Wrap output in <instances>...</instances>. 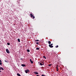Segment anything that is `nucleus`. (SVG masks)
<instances>
[{
  "mask_svg": "<svg viewBox=\"0 0 76 76\" xmlns=\"http://www.w3.org/2000/svg\"><path fill=\"white\" fill-rule=\"evenodd\" d=\"M30 15L31 16V18H32L33 17V19H35V16L33 15L32 13L30 14Z\"/></svg>",
  "mask_w": 76,
  "mask_h": 76,
  "instance_id": "1",
  "label": "nucleus"
},
{
  "mask_svg": "<svg viewBox=\"0 0 76 76\" xmlns=\"http://www.w3.org/2000/svg\"><path fill=\"white\" fill-rule=\"evenodd\" d=\"M6 51L7 53H10V51H9V50H8V49H6Z\"/></svg>",
  "mask_w": 76,
  "mask_h": 76,
  "instance_id": "2",
  "label": "nucleus"
},
{
  "mask_svg": "<svg viewBox=\"0 0 76 76\" xmlns=\"http://www.w3.org/2000/svg\"><path fill=\"white\" fill-rule=\"evenodd\" d=\"M25 72L26 73H28V72H29V70L28 69H27L26 70H25Z\"/></svg>",
  "mask_w": 76,
  "mask_h": 76,
  "instance_id": "3",
  "label": "nucleus"
},
{
  "mask_svg": "<svg viewBox=\"0 0 76 76\" xmlns=\"http://www.w3.org/2000/svg\"><path fill=\"white\" fill-rule=\"evenodd\" d=\"M49 46L50 48H53V46L51 45V44H49Z\"/></svg>",
  "mask_w": 76,
  "mask_h": 76,
  "instance_id": "4",
  "label": "nucleus"
},
{
  "mask_svg": "<svg viewBox=\"0 0 76 76\" xmlns=\"http://www.w3.org/2000/svg\"><path fill=\"white\" fill-rule=\"evenodd\" d=\"M4 70V69L2 67H0V70Z\"/></svg>",
  "mask_w": 76,
  "mask_h": 76,
  "instance_id": "5",
  "label": "nucleus"
},
{
  "mask_svg": "<svg viewBox=\"0 0 76 76\" xmlns=\"http://www.w3.org/2000/svg\"><path fill=\"white\" fill-rule=\"evenodd\" d=\"M2 61H1V60L0 59V65H1L2 64V63L1 62Z\"/></svg>",
  "mask_w": 76,
  "mask_h": 76,
  "instance_id": "6",
  "label": "nucleus"
},
{
  "mask_svg": "<svg viewBox=\"0 0 76 76\" xmlns=\"http://www.w3.org/2000/svg\"><path fill=\"white\" fill-rule=\"evenodd\" d=\"M21 66L23 67H25V65L24 64H22Z\"/></svg>",
  "mask_w": 76,
  "mask_h": 76,
  "instance_id": "7",
  "label": "nucleus"
},
{
  "mask_svg": "<svg viewBox=\"0 0 76 76\" xmlns=\"http://www.w3.org/2000/svg\"><path fill=\"white\" fill-rule=\"evenodd\" d=\"M34 73L35 74H36V75H38V73L37 72H34Z\"/></svg>",
  "mask_w": 76,
  "mask_h": 76,
  "instance_id": "8",
  "label": "nucleus"
},
{
  "mask_svg": "<svg viewBox=\"0 0 76 76\" xmlns=\"http://www.w3.org/2000/svg\"><path fill=\"white\" fill-rule=\"evenodd\" d=\"M48 44H51V42H50V41H49L48 42Z\"/></svg>",
  "mask_w": 76,
  "mask_h": 76,
  "instance_id": "9",
  "label": "nucleus"
},
{
  "mask_svg": "<svg viewBox=\"0 0 76 76\" xmlns=\"http://www.w3.org/2000/svg\"><path fill=\"white\" fill-rule=\"evenodd\" d=\"M17 75H18V76H21L20 75V74H19V73H17Z\"/></svg>",
  "mask_w": 76,
  "mask_h": 76,
  "instance_id": "10",
  "label": "nucleus"
},
{
  "mask_svg": "<svg viewBox=\"0 0 76 76\" xmlns=\"http://www.w3.org/2000/svg\"><path fill=\"white\" fill-rule=\"evenodd\" d=\"M18 42H20V39H18Z\"/></svg>",
  "mask_w": 76,
  "mask_h": 76,
  "instance_id": "11",
  "label": "nucleus"
},
{
  "mask_svg": "<svg viewBox=\"0 0 76 76\" xmlns=\"http://www.w3.org/2000/svg\"><path fill=\"white\" fill-rule=\"evenodd\" d=\"M36 50H39V48H36Z\"/></svg>",
  "mask_w": 76,
  "mask_h": 76,
  "instance_id": "12",
  "label": "nucleus"
},
{
  "mask_svg": "<svg viewBox=\"0 0 76 76\" xmlns=\"http://www.w3.org/2000/svg\"><path fill=\"white\" fill-rule=\"evenodd\" d=\"M27 52H30V50H29L28 49L27 50Z\"/></svg>",
  "mask_w": 76,
  "mask_h": 76,
  "instance_id": "13",
  "label": "nucleus"
},
{
  "mask_svg": "<svg viewBox=\"0 0 76 76\" xmlns=\"http://www.w3.org/2000/svg\"><path fill=\"white\" fill-rule=\"evenodd\" d=\"M36 44H37L38 45L39 44V43H38V42H36Z\"/></svg>",
  "mask_w": 76,
  "mask_h": 76,
  "instance_id": "14",
  "label": "nucleus"
},
{
  "mask_svg": "<svg viewBox=\"0 0 76 76\" xmlns=\"http://www.w3.org/2000/svg\"><path fill=\"white\" fill-rule=\"evenodd\" d=\"M58 45H57L56 46V48H58Z\"/></svg>",
  "mask_w": 76,
  "mask_h": 76,
  "instance_id": "15",
  "label": "nucleus"
},
{
  "mask_svg": "<svg viewBox=\"0 0 76 76\" xmlns=\"http://www.w3.org/2000/svg\"><path fill=\"white\" fill-rule=\"evenodd\" d=\"M7 45H10V43H7Z\"/></svg>",
  "mask_w": 76,
  "mask_h": 76,
  "instance_id": "16",
  "label": "nucleus"
},
{
  "mask_svg": "<svg viewBox=\"0 0 76 76\" xmlns=\"http://www.w3.org/2000/svg\"><path fill=\"white\" fill-rule=\"evenodd\" d=\"M43 58H45V59H46V57H45V56H43Z\"/></svg>",
  "mask_w": 76,
  "mask_h": 76,
  "instance_id": "17",
  "label": "nucleus"
},
{
  "mask_svg": "<svg viewBox=\"0 0 76 76\" xmlns=\"http://www.w3.org/2000/svg\"><path fill=\"white\" fill-rule=\"evenodd\" d=\"M40 66H42V63H40Z\"/></svg>",
  "mask_w": 76,
  "mask_h": 76,
  "instance_id": "18",
  "label": "nucleus"
},
{
  "mask_svg": "<svg viewBox=\"0 0 76 76\" xmlns=\"http://www.w3.org/2000/svg\"><path fill=\"white\" fill-rule=\"evenodd\" d=\"M52 64H49L48 65L49 66H51Z\"/></svg>",
  "mask_w": 76,
  "mask_h": 76,
  "instance_id": "19",
  "label": "nucleus"
},
{
  "mask_svg": "<svg viewBox=\"0 0 76 76\" xmlns=\"http://www.w3.org/2000/svg\"><path fill=\"white\" fill-rule=\"evenodd\" d=\"M31 62L32 64V63H34V62H33V61H31Z\"/></svg>",
  "mask_w": 76,
  "mask_h": 76,
  "instance_id": "20",
  "label": "nucleus"
},
{
  "mask_svg": "<svg viewBox=\"0 0 76 76\" xmlns=\"http://www.w3.org/2000/svg\"><path fill=\"white\" fill-rule=\"evenodd\" d=\"M35 41H39V40H35Z\"/></svg>",
  "mask_w": 76,
  "mask_h": 76,
  "instance_id": "21",
  "label": "nucleus"
},
{
  "mask_svg": "<svg viewBox=\"0 0 76 76\" xmlns=\"http://www.w3.org/2000/svg\"><path fill=\"white\" fill-rule=\"evenodd\" d=\"M30 62L32 60H31V59H30Z\"/></svg>",
  "mask_w": 76,
  "mask_h": 76,
  "instance_id": "22",
  "label": "nucleus"
},
{
  "mask_svg": "<svg viewBox=\"0 0 76 76\" xmlns=\"http://www.w3.org/2000/svg\"><path fill=\"white\" fill-rule=\"evenodd\" d=\"M56 69H58V67H57V66H56Z\"/></svg>",
  "mask_w": 76,
  "mask_h": 76,
  "instance_id": "23",
  "label": "nucleus"
},
{
  "mask_svg": "<svg viewBox=\"0 0 76 76\" xmlns=\"http://www.w3.org/2000/svg\"><path fill=\"white\" fill-rule=\"evenodd\" d=\"M5 62H7V61H6V60H5Z\"/></svg>",
  "mask_w": 76,
  "mask_h": 76,
  "instance_id": "24",
  "label": "nucleus"
},
{
  "mask_svg": "<svg viewBox=\"0 0 76 76\" xmlns=\"http://www.w3.org/2000/svg\"><path fill=\"white\" fill-rule=\"evenodd\" d=\"M50 45H53V44H50Z\"/></svg>",
  "mask_w": 76,
  "mask_h": 76,
  "instance_id": "25",
  "label": "nucleus"
},
{
  "mask_svg": "<svg viewBox=\"0 0 76 76\" xmlns=\"http://www.w3.org/2000/svg\"><path fill=\"white\" fill-rule=\"evenodd\" d=\"M57 72H58V69H57Z\"/></svg>",
  "mask_w": 76,
  "mask_h": 76,
  "instance_id": "26",
  "label": "nucleus"
},
{
  "mask_svg": "<svg viewBox=\"0 0 76 76\" xmlns=\"http://www.w3.org/2000/svg\"><path fill=\"white\" fill-rule=\"evenodd\" d=\"M20 60H22V58H21L20 59Z\"/></svg>",
  "mask_w": 76,
  "mask_h": 76,
  "instance_id": "27",
  "label": "nucleus"
},
{
  "mask_svg": "<svg viewBox=\"0 0 76 76\" xmlns=\"http://www.w3.org/2000/svg\"><path fill=\"white\" fill-rule=\"evenodd\" d=\"M44 64L43 63L42 64V65H44Z\"/></svg>",
  "mask_w": 76,
  "mask_h": 76,
  "instance_id": "28",
  "label": "nucleus"
},
{
  "mask_svg": "<svg viewBox=\"0 0 76 76\" xmlns=\"http://www.w3.org/2000/svg\"><path fill=\"white\" fill-rule=\"evenodd\" d=\"M37 76H39V75H37Z\"/></svg>",
  "mask_w": 76,
  "mask_h": 76,
  "instance_id": "29",
  "label": "nucleus"
},
{
  "mask_svg": "<svg viewBox=\"0 0 76 76\" xmlns=\"http://www.w3.org/2000/svg\"><path fill=\"white\" fill-rule=\"evenodd\" d=\"M58 65H57V67H58Z\"/></svg>",
  "mask_w": 76,
  "mask_h": 76,
  "instance_id": "30",
  "label": "nucleus"
},
{
  "mask_svg": "<svg viewBox=\"0 0 76 76\" xmlns=\"http://www.w3.org/2000/svg\"><path fill=\"white\" fill-rule=\"evenodd\" d=\"M1 72V71H0V73Z\"/></svg>",
  "mask_w": 76,
  "mask_h": 76,
  "instance_id": "31",
  "label": "nucleus"
},
{
  "mask_svg": "<svg viewBox=\"0 0 76 76\" xmlns=\"http://www.w3.org/2000/svg\"><path fill=\"white\" fill-rule=\"evenodd\" d=\"M46 42H48V41H47Z\"/></svg>",
  "mask_w": 76,
  "mask_h": 76,
  "instance_id": "32",
  "label": "nucleus"
},
{
  "mask_svg": "<svg viewBox=\"0 0 76 76\" xmlns=\"http://www.w3.org/2000/svg\"><path fill=\"white\" fill-rule=\"evenodd\" d=\"M58 67H60V66H59Z\"/></svg>",
  "mask_w": 76,
  "mask_h": 76,
  "instance_id": "33",
  "label": "nucleus"
}]
</instances>
